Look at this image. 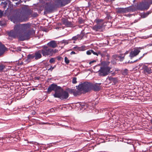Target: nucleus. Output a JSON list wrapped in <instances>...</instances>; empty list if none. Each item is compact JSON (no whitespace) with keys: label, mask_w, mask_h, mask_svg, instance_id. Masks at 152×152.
Listing matches in <instances>:
<instances>
[{"label":"nucleus","mask_w":152,"mask_h":152,"mask_svg":"<svg viewBox=\"0 0 152 152\" xmlns=\"http://www.w3.org/2000/svg\"><path fill=\"white\" fill-rule=\"evenodd\" d=\"M21 25H24L26 26H28V28L26 27V28L20 31L19 32L18 37L19 40L21 41L28 40L29 38L31 35H34L35 34V31L33 29L28 31L26 30L30 27V25L29 23L21 24Z\"/></svg>","instance_id":"obj_1"},{"label":"nucleus","mask_w":152,"mask_h":152,"mask_svg":"<svg viewBox=\"0 0 152 152\" xmlns=\"http://www.w3.org/2000/svg\"><path fill=\"white\" fill-rule=\"evenodd\" d=\"M28 16L29 14L26 10L23 9H19L14 18L17 21L21 22L27 20Z\"/></svg>","instance_id":"obj_2"},{"label":"nucleus","mask_w":152,"mask_h":152,"mask_svg":"<svg viewBox=\"0 0 152 152\" xmlns=\"http://www.w3.org/2000/svg\"><path fill=\"white\" fill-rule=\"evenodd\" d=\"M28 26H25L24 25H21V24L17 25L14 28V31H11L8 33L9 35L13 38L18 37V34L19 32L23 29L26 28Z\"/></svg>","instance_id":"obj_3"},{"label":"nucleus","mask_w":152,"mask_h":152,"mask_svg":"<svg viewBox=\"0 0 152 152\" xmlns=\"http://www.w3.org/2000/svg\"><path fill=\"white\" fill-rule=\"evenodd\" d=\"M53 96L56 98H58L61 99H66L69 96L68 93L66 91H64L61 88L58 92L55 94H54Z\"/></svg>","instance_id":"obj_4"},{"label":"nucleus","mask_w":152,"mask_h":152,"mask_svg":"<svg viewBox=\"0 0 152 152\" xmlns=\"http://www.w3.org/2000/svg\"><path fill=\"white\" fill-rule=\"evenodd\" d=\"M152 4V0H148L147 1L141 3L137 7L138 10L143 11L147 10L149 7L150 5Z\"/></svg>","instance_id":"obj_5"},{"label":"nucleus","mask_w":152,"mask_h":152,"mask_svg":"<svg viewBox=\"0 0 152 152\" xmlns=\"http://www.w3.org/2000/svg\"><path fill=\"white\" fill-rule=\"evenodd\" d=\"M80 89L83 92H87L92 88V83L88 82H85L79 85Z\"/></svg>","instance_id":"obj_6"},{"label":"nucleus","mask_w":152,"mask_h":152,"mask_svg":"<svg viewBox=\"0 0 152 152\" xmlns=\"http://www.w3.org/2000/svg\"><path fill=\"white\" fill-rule=\"evenodd\" d=\"M110 68L109 67H102L98 72V75L100 76H105L110 73Z\"/></svg>","instance_id":"obj_7"},{"label":"nucleus","mask_w":152,"mask_h":152,"mask_svg":"<svg viewBox=\"0 0 152 152\" xmlns=\"http://www.w3.org/2000/svg\"><path fill=\"white\" fill-rule=\"evenodd\" d=\"M41 53L44 56H52L53 53V49L50 48L47 46H44L41 50Z\"/></svg>","instance_id":"obj_8"},{"label":"nucleus","mask_w":152,"mask_h":152,"mask_svg":"<svg viewBox=\"0 0 152 152\" xmlns=\"http://www.w3.org/2000/svg\"><path fill=\"white\" fill-rule=\"evenodd\" d=\"M61 87L60 86H58L55 84H52L48 87V93H50L52 91H54L55 92L54 94H55L56 93H58V92Z\"/></svg>","instance_id":"obj_9"},{"label":"nucleus","mask_w":152,"mask_h":152,"mask_svg":"<svg viewBox=\"0 0 152 152\" xmlns=\"http://www.w3.org/2000/svg\"><path fill=\"white\" fill-rule=\"evenodd\" d=\"M142 49L141 48H137L134 49L130 53L129 56L131 59L137 56L140 52V50Z\"/></svg>","instance_id":"obj_10"},{"label":"nucleus","mask_w":152,"mask_h":152,"mask_svg":"<svg viewBox=\"0 0 152 152\" xmlns=\"http://www.w3.org/2000/svg\"><path fill=\"white\" fill-rule=\"evenodd\" d=\"M104 23L97 24L92 27V29L96 31H102L104 29Z\"/></svg>","instance_id":"obj_11"},{"label":"nucleus","mask_w":152,"mask_h":152,"mask_svg":"<svg viewBox=\"0 0 152 152\" xmlns=\"http://www.w3.org/2000/svg\"><path fill=\"white\" fill-rule=\"evenodd\" d=\"M69 1V0H56L55 2L57 5L63 6L67 4Z\"/></svg>","instance_id":"obj_12"},{"label":"nucleus","mask_w":152,"mask_h":152,"mask_svg":"<svg viewBox=\"0 0 152 152\" xmlns=\"http://www.w3.org/2000/svg\"><path fill=\"white\" fill-rule=\"evenodd\" d=\"M143 69L144 73L146 75L152 73V70L150 67H148L146 66H144Z\"/></svg>","instance_id":"obj_13"},{"label":"nucleus","mask_w":152,"mask_h":152,"mask_svg":"<svg viewBox=\"0 0 152 152\" xmlns=\"http://www.w3.org/2000/svg\"><path fill=\"white\" fill-rule=\"evenodd\" d=\"M83 35L81 36V34H78L77 35L73 37L71 39H70L71 40H73V42L74 43H75V41L77 40L78 39H81L83 37Z\"/></svg>","instance_id":"obj_14"},{"label":"nucleus","mask_w":152,"mask_h":152,"mask_svg":"<svg viewBox=\"0 0 152 152\" xmlns=\"http://www.w3.org/2000/svg\"><path fill=\"white\" fill-rule=\"evenodd\" d=\"M47 45L49 47L54 48L57 46V44L56 42L55 41H52L47 44Z\"/></svg>","instance_id":"obj_15"},{"label":"nucleus","mask_w":152,"mask_h":152,"mask_svg":"<svg viewBox=\"0 0 152 152\" xmlns=\"http://www.w3.org/2000/svg\"><path fill=\"white\" fill-rule=\"evenodd\" d=\"M6 49L5 46L0 42V56L4 53Z\"/></svg>","instance_id":"obj_16"},{"label":"nucleus","mask_w":152,"mask_h":152,"mask_svg":"<svg viewBox=\"0 0 152 152\" xmlns=\"http://www.w3.org/2000/svg\"><path fill=\"white\" fill-rule=\"evenodd\" d=\"M41 51L39 50L37 52H36L34 54L35 59L37 60L41 58L42 57V55L41 54Z\"/></svg>","instance_id":"obj_17"},{"label":"nucleus","mask_w":152,"mask_h":152,"mask_svg":"<svg viewBox=\"0 0 152 152\" xmlns=\"http://www.w3.org/2000/svg\"><path fill=\"white\" fill-rule=\"evenodd\" d=\"M34 58H35L34 54H29L28 55L27 58L25 60V61L26 63H28Z\"/></svg>","instance_id":"obj_18"},{"label":"nucleus","mask_w":152,"mask_h":152,"mask_svg":"<svg viewBox=\"0 0 152 152\" xmlns=\"http://www.w3.org/2000/svg\"><path fill=\"white\" fill-rule=\"evenodd\" d=\"M63 23L68 27H72V26L71 22L67 20H63Z\"/></svg>","instance_id":"obj_19"},{"label":"nucleus","mask_w":152,"mask_h":152,"mask_svg":"<svg viewBox=\"0 0 152 152\" xmlns=\"http://www.w3.org/2000/svg\"><path fill=\"white\" fill-rule=\"evenodd\" d=\"M100 89V87L99 86V84H96L93 85L92 84V88L94 91H99Z\"/></svg>","instance_id":"obj_20"},{"label":"nucleus","mask_w":152,"mask_h":152,"mask_svg":"<svg viewBox=\"0 0 152 152\" xmlns=\"http://www.w3.org/2000/svg\"><path fill=\"white\" fill-rule=\"evenodd\" d=\"M130 10L129 8H120L118 10V12L119 13H124L126 12H128Z\"/></svg>","instance_id":"obj_21"},{"label":"nucleus","mask_w":152,"mask_h":152,"mask_svg":"<svg viewBox=\"0 0 152 152\" xmlns=\"http://www.w3.org/2000/svg\"><path fill=\"white\" fill-rule=\"evenodd\" d=\"M151 11H150L146 13H142L140 14L141 18H145L147 17L148 15L151 13Z\"/></svg>","instance_id":"obj_22"},{"label":"nucleus","mask_w":152,"mask_h":152,"mask_svg":"<svg viewBox=\"0 0 152 152\" xmlns=\"http://www.w3.org/2000/svg\"><path fill=\"white\" fill-rule=\"evenodd\" d=\"M83 91L82 89H80V87H78V88H77L75 89L74 94H81L83 92Z\"/></svg>","instance_id":"obj_23"},{"label":"nucleus","mask_w":152,"mask_h":152,"mask_svg":"<svg viewBox=\"0 0 152 152\" xmlns=\"http://www.w3.org/2000/svg\"><path fill=\"white\" fill-rule=\"evenodd\" d=\"M103 20L101 19H96L95 21L97 24H101V23H103Z\"/></svg>","instance_id":"obj_24"},{"label":"nucleus","mask_w":152,"mask_h":152,"mask_svg":"<svg viewBox=\"0 0 152 152\" xmlns=\"http://www.w3.org/2000/svg\"><path fill=\"white\" fill-rule=\"evenodd\" d=\"M92 53H93L94 55H96L97 56H98L99 55H100L101 56H102V54L100 52H95L94 51V50H92Z\"/></svg>","instance_id":"obj_25"},{"label":"nucleus","mask_w":152,"mask_h":152,"mask_svg":"<svg viewBox=\"0 0 152 152\" xmlns=\"http://www.w3.org/2000/svg\"><path fill=\"white\" fill-rule=\"evenodd\" d=\"M118 57L119 58L120 61H122L124 59V55H121L120 56H118Z\"/></svg>","instance_id":"obj_26"},{"label":"nucleus","mask_w":152,"mask_h":152,"mask_svg":"<svg viewBox=\"0 0 152 152\" xmlns=\"http://www.w3.org/2000/svg\"><path fill=\"white\" fill-rule=\"evenodd\" d=\"M86 50V47L84 45H83L80 47V51H84Z\"/></svg>","instance_id":"obj_27"},{"label":"nucleus","mask_w":152,"mask_h":152,"mask_svg":"<svg viewBox=\"0 0 152 152\" xmlns=\"http://www.w3.org/2000/svg\"><path fill=\"white\" fill-rule=\"evenodd\" d=\"M73 50L75 51H80V47L76 46L73 48Z\"/></svg>","instance_id":"obj_28"},{"label":"nucleus","mask_w":152,"mask_h":152,"mask_svg":"<svg viewBox=\"0 0 152 152\" xmlns=\"http://www.w3.org/2000/svg\"><path fill=\"white\" fill-rule=\"evenodd\" d=\"M5 68V66L4 65L0 64V71H2Z\"/></svg>","instance_id":"obj_29"},{"label":"nucleus","mask_w":152,"mask_h":152,"mask_svg":"<svg viewBox=\"0 0 152 152\" xmlns=\"http://www.w3.org/2000/svg\"><path fill=\"white\" fill-rule=\"evenodd\" d=\"M64 61L65 63L66 64H68L69 63V61L68 59V58L66 57H65L64 58Z\"/></svg>","instance_id":"obj_30"},{"label":"nucleus","mask_w":152,"mask_h":152,"mask_svg":"<svg viewBox=\"0 0 152 152\" xmlns=\"http://www.w3.org/2000/svg\"><path fill=\"white\" fill-rule=\"evenodd\" d=\"M113 58H114V59H113L112 61H111V62L113 64H115L116 63V60L115 59V58L116 57V56H114Z\"/></svg>","instance_id":"obj_31"},{"label":"nucleus","mask_w":152,"mask_h":152,"mask_svg":"<svg viewBox=\"0 0 152 152\" xmlns=\"http://www.w3.org/2000/svg\"><path fill=\"white\" fill-rule=\"evenodd\" d=\"M77 78L76 77H74L72 80V83L73 84H76L77 83Z\"/></svg>","instance_id":"obj_32"},{"label":"nucleus","mask_w":152,"mask_h":152,"mask_svg":"<svg viewBox=\"0 0 152 152\" xmlns=\"http://www.w3.org/2000/svg\"><path fill=\"white\" fill-rule=\"evenodd\" d=\"M55 62V58H51L49 60V62L50 63H54Z\"/></svg>","instance_id":"obj_33"},{"label":"nucleus","mask_w":152,"mask_h":152,"mask_svg":"<svg viewBox=\"0 0 152 152\" xmlns=\"http://www.w3.org/2000/svg\"><path fill=\"white\" fill-rule=\"evenodd\" d=\"M28 143H30V144H33L36 145H38V143L36 142H28Z\"/></svg>","instance_id":"obj_34"},{"label":"nucleus","mask_w":152,"mask_h":152,"mask_svg":"<svg viewBox=\"0 0 152 152\" xmlns=\"http://www.w3.org/2000/svg\"><path fill=\"white\" fill-rule=\"evenodd\" d=\"M78 21L80 23H82L84 22V20L82 18H79L78 20Z\"/></svg>","instance_id":"obj_35"},{"label":"nucleus","mask_w":152,"mask_h":152,"mask_svg":"<svg viewBox=\"0 0 152 152\" xmlns=\"http://www.w3.org/2000/svg\"><path fill=\"white\" fill-rule=\"evenodd\" d=\"M110 79L111 81H113V82L115 83H116L117 82V80L116 78H111Z\"/></svg>","instance_id":"obj_36"},{"label":"nucleus","mask_w":152,"mask_h":152,"mask_svg":"<svg viewBox=\"0 0 152 152\" xmlns=\"http://www.w3.org/2000/svg\"><path fill=\"white\" fill-rule=\"evenodd\" d=\"M22 2L23 1L21 0H18L15 3L16 5H18Z\"/></svg>","instance_id":"obj_37"},{"label":"nucleus","mask_w":152,"mask_h":152,"mask_svg":"<svg viewBox=\"0 0 152 152\" xmlns=\"http://www.w3.org/2000/svg\"><path fill=\"white\" fill-rule=\"evenodd\" d=\"M92 50H89L86 52V54L88 55H90L92 53Z\"/></svg>","instance_id":"obj_38"},{"label":"nucleus","mask_w":152,"mask_h":152,"mask_svg":"<svg viewBox=\"0 0 152 152\" xmlns=\"http://www.w3.org/2000/svg\"><path fill=\"white\" fill-rule=\"evenodd\" d=\"M62 43H64L65 44H68V42L67 40H64L62 42Z\"/></svg>","instance_id":"obj_39"},{"label":"nucleus","mask_w":152,"mask_h":152,"mask_svg":"<svg viewBox=\"0 0 152 152\" xmlns=\"http://www.w3.org/2000/svg\"><path fill=\"white\" fill-rule=\"evenodd\" d=\"M1 4L4 5V7L5 8L6 6V5L7 4L6 1H4V2H2Z\"/></svg>","instance_id":"obj_40"},{"label":"nucleus","mask_w":152,"mask_h":152,"mask_svg":"<svg viewBox=\"0 0 152 152\" xmlns=\"http://www.w3.org/2000/svg\"><path fill=\"white\" fill-rule=\"evenodd\" d=\"M3 14V12L1 10H0V18H1Z\"/></svg>","instance_id":"obj_41"},{"label":"nucleus","mask_w":152,"mask_h":152,"mask_svg":"<svg viewBox=\"0 0 152 152\" xmlns=\"http://www.w3.org/2000/svg\"><path fill=\"white\" fill-rule=\"evenodd\" d=\"M56 67V66H53V67H52V66H51L50 68V69H48V70H51V71H52L53 69H54V68Z\"/></svg>","instance_id":"obj_42"},{"label":"nucleus","mask_w":152,"mask_h":152,"mask_svg":"<svg viewBox=\"0 0 152 152\" xmlns=\"http://www.w3.org/2000/svg\"><path fill=\"white\" fill-rule=\"evenodd\" d=\"M50 5V4H49V3H46V6H45V8L46 9L48 10V7H47V6H49V5Z\"/></svg>","instance_id":"obj_43"},{"label":"nucleus","mask_w":152,"mask_h":152,"mask_svg":"<svg viewBox=\"0 0 152 152\" xmlns=\"http://www.w3.org/2000/svg\"><path fill=\"white\" fill-rule=\"evenodd\" d=\"M140 18H139V19H137V20H135L134 21V22L133 23H135L137 22H138V21L139 20H140Z\"/></svg>","instance_id":"obj_44"},{"label":"nucleus","mask_w":152,"mask_h":152,"mask_svg":"<svg viewBox=\"0 0 152 152\" xmlns=\"http://www.w3.org/2000/svg\"><path fill=\"white\" fill-rule=\"evenodd\" d=\"M138 60H136L134 61H128V63H133L134 62H135L136 61H138Z\"/></svg>","instance_id":"obj_45"},{"label":"nucleus","mask_w":152,"mask_h":152,"mask_svg":"<svg viewBox=\"0 0 152 152\" xmlns=\"http://www.w3.org/2000/svg\"><path fill=\"white\" fill-rule=\"evenodd\" d=\"M96 61H95V60H93V61H90V62H89V64H91L93 63H94V62H95Z\"/></svg>","instance_id":"obj_46"},{"label":"nucleus","mask_w":152,"mask_h":152,"mask_svg":"<svg viewBox=\"0 0 152 152\" xmlns=\"http://www.w3.org/2000/svg\"><path fill=\"white\" fill-rule=\"evenodd\" d=\"M75 53H75V52H74V51H72V52L71 53H70V54H71V55H73V54H75Z\"/></svg>","instance_id":"obj_47"},{"label":"nucleus","mask_w":152,"mask_h":152,"mask_svg":"<svg viewBox=\"0 0 152 152\" xmlns=\"http://www.w3.org/2000/svg\"><path fill=\"white\" fill-rule=\"evenodd\" d=\"M58 51V50L56 49H55L54 50H53V53H55L57 52Z\"/></svg>","instance_id":"obj_48"},{"label":"nucleus","mask_w":152,"mask_h":152,"mask_svg":"<svg viewBox=\"0 0 152 152\" xmlns=\"http://www.w3.org/2000/svg\"><path fill=\"white\" fill-rule=\"evenodd\" d=\"M129 53V52L128 51H126L125 53H124V55H125L126 54H128Z\"/></svg>","instance_id":"obj_49"},{"label":"nucleus","mask_w":152,"mask_h":152,"mask_svg":"<svg viewBox=\"0 0 152 152\" xmlns=\"http://www.w3.org/2000/svg\"><path fill=\"white\" fill-rule=\"evenodd\" d=\"M18 50L19 51L21 50V48L20 47H18Z\"/></svg>","instance_id":"obj_50"},{"label":"nucleus","mask_w":152,"mask_h":152,"mask_svg":"<svg viewBox=\"0 0 152 152\" xmlns=\"http://www.w3.org/2000/svg\"><path fill=\"white\" fill-rule=\"evenodd\" d=\"M127 73V70H126L125 71V74H126Z\"/></svg>","instance_id":"obj_51"},{"label":"nucleus","mask_w":152,"mask_h":152,"mask_svg":"<svg viewBox=\"0 0 152 152\" xmlns=\"http://www.w3.org/2000/svg\"><path fill=\"white\" fill-rule=\"evenodd\" d=\"M144 55H145V54H144L143 55H142V56H141L140 57V58H139V60H140V59H141V58H142V57L144 56Z\"/></svg>","instance_id":"obj_52"},{"label":"nucleus","mask_w":152,"mask_h":152,"mask_svg":"<svg viewBox=\"0 0 152 152\" xmlns=\"http://www.w3.org/2000/svg\"><path fill=\"white\" fill-rule=\"evenodd\" d=\"M41 124H48V123H41Z\"/></svg>","instance_id":"obj_53"},{"label":"nucleus","mask_w":152,"mask_h":152,"mask_svg":"<svg viewBox=\"0 0 152 152\" xmlns=\"http://www.w3.org/2000/svg\"><path fill=\"white\" fill-rule=\"evenodd\" d=\"M79 28H82V26L80 25L79 26Z\"/></svg>","instance_id":"obj_54"},{"label":"nucleus","mask_w":152,"mask_h":152,"mask_svg":"<svg viewBox=\"0 0 152 152\" xmlns=\"http://www.w3.org/2000/svg\"><path fill=\"white\" fill-rule=\"evenodd\" d=\"M105 1H106V2H107L109 1V0H104Z\"/></svg>","instance_id":"obj_55"}]
</instances>
